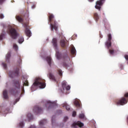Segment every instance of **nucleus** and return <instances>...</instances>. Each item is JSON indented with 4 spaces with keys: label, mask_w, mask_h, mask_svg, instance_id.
Returning <instances> with one entry per match:
<instances>
[{
    "label": "nucleus",
    "mask_w": 128,
    "mask_h": 128,
    "mask_svg": "<svg viewBox=\"0 0 128 128\" xmlns=\"http://www.w3.org/2000/svg\"><path fill=\"white\" fill-rule=\"evenodd\" d=\"M28 16H30L28 10H26L24 16L22 15L16 16V18L19 22L22 24V26L25 28L26 35L28 38H30L32 36V32H30L28 27V20H30Z\"/></svg>",
    "instance_id": "1"
},
{
    "label": "nucleus",
    "mask_w": 128,
    "mask_h": 128,
    "mask_svg": "<svg viewBox=\"0 0 128 128\" xmlns=\"http://www.w3.org/2000/svg\"><path fill=\"white\" fill-rule=\"evenodd\" d=\"M48 16V22L50 23V26L52 32H54V30L56 32H58V22L54 20V16L52 14L49 13Z\"/></svg>",
    "instance_id": "2"
},
{
    "label": "nucleus",
    "mask_w": 128,
    "mask_h": 128,
    "mask_svg": "<svg viewBox=\"0 0 128 128\" xmlns=\"http://www.w3.org/2000/svg\"><path fill=\"white\" fill-rule=\"evenodd\" d=\"M12 88L10 89L12 94H16L18 90L20 92V80H14L12 81Z\"/></svg>",
    "instance_id": "3"
},
{
    "label": "nucleus",
    "mask_w": 128,
    "mask_h": 128,
    "mask_svg": "<svg viewBox=\"0 0 128 128\" xmlns=\"http://www.w3.org/2000/svg\"><path fill=\"white\" fill-rule=\"evenodd\" d=\"M45 82L46 80H44L38 78L36 79L34 85L35 86H39L40 88H46Z\"/></svg>",
    "instance_id": "4"
},
{
    "label": "nucleus",
    "mask_w": 128,
    "mask_h": 128,
    "mask_svg": "<svg viewBox=\"0 0 128 128\" xmlns=\"http://www.w3.org/2000/svg\"><path fill=\"white\" fill-rule=\"evenodd\" d=\"M6 32L10 36H11L14 40L16 39L18 36V33L16 28H12V27L9 28L7 30Z\"/></svg>",
    "instance_id": "5"
},
{
    "label": "nucleus",
    "mask_w": 128,
    "mask_h": 128,
    "mask_svg": "<svg viewBox=\"0 0 128 128\" xmlns=\"http://www.w3.org/2000/svg\"><path fill=\"white\" fill-rule=\"evenodd\" d=\"M124 97L122 98L116 102V106H124V104L128 103V99L126 98H128V92L124 94Z\"/></svg>",
    "instance_id": "6"
},
{
    "label": "nucleus",
    "mask_w": 128,
    "mask_h": 128,
    "mask_svg": "<svg viewBox=\"0 0 128 128\" xmlns=\"http://www.w3.org/2000/svg\"><path fill=\"white\" fill-rule=\"evenodd\" d=\"M20 72V69L18 68L14 69V71H10L8 73V76L11 78H14L16 76H18V72Z\"/></svg>",
    "instance_id": "7"
},
{
    "label": "nucleus",
    "mask_w": 128,
    "mask_h": 128,
    "mask_svg": "<svg viewBox=\"0 0 128 128\" xmlns=\"http://www.w3.org/2000/svg\"><path fill=\"white\" fill-rule=\"evenodd\" d=\"M106 0H100L96 2V5L95 6V8L96 10H100V8H102V6L104 4Z\"/></svg>",
    "instance_id": "8"
},
{
    "label": "nucleus",
    "mask_w": 128,
    "mask_h": 128,
    "mask_svg": "<svg viewBox=\"0 0 128 128\" xmlns=\"http://www.w3.org/2000/svg\"><path fill=\"white\" fill-rule=\"evenodd\" d=\"M60 46L62 48H66V46H68V41L66 42V38L64 37V38L60 40Z\"/></svg>",
    "instance_id": "9"
},
{
    "label": "nucleus",
    "mask_w": 128,
    "mask_h": 128,
    "mask_svg": "<svg viewBox=\"0 0 128 128\" xmlns=\"http://www.w3.org/2000/svg\"><path fill=\"white\" fill-rule=\"evenodd\" d=\"M62 84L64 90V89H66V90H70V86L69 85L68 86V82H63Z\"/></svg>",
    "instance_id": "10"
},
{
    "label": "nucleus",
    "mask_w": 128,
    "mask_h": 128,
    "mask_svg": "<svg viewBox=\"0 0 128 128\" xmlns=\"http://www.w3.org/2000/svg\"><path fill=\"white\" fill-rule=\"evenodd\" d=\"M33 112H35V114H40L42 112V108L38 106H35L34 108Z\"/></svg>",
    "instance_id": "11"
},
{
    "label": "nucleus",
    "mask_w": 128,
    "mask_h": 128,
    "mask_svg": "<svg viewBox=\"0 0 128 128\" xmlns=\"http://www.w3.org/2000/svg\"><path fill=\"white\" fill-rule=\"evenodd\" d=\"M78 126H80V128H82L84 126V124L80 122V121H78L76 122H74L72 124V128H76Z\"/></svg>",
    "instance_id": "12"
},
{
    "label": "nucleus",
    "mask_w": 128,
    "mask_h": 128,
    "mask_svg": "<svg viewBox=\"0 0 128 128\" xmlns=\"http://www.w3.org/2000/svg\"><path fill=\"white\" fill-rule=\"evenodd\" d=\"M48 78L50 80H52L53 82H55L58 84V80H56V77H54V76L52 74V72H49L48 74Z\"/></svg>",
    "instance_id": "13"
},
{
    "label": "nucleus",
    "mask_w": 128,
    "mask_h": 128,
    "mask_svg": "<svg viewBox=\"0 0 128 128\" xmlns=\"http://www.w3.org/2000/svg\"><path fill=\"white\" fill-rule=\"evenodd\" d=\"M52 44L54 46V48L58 50V40L56 38H53Z\"/></svg>",
    "instance_id": "14"
},
{
    "label": "nucleus",
    "mask_w": 128,
    "mask_h": 128,
    "mask_svg": "<svg viewBox=\"0 0 128 128\" xmlns=\"http://www.w3.org/2000/svg\"><path fill=\"white\" fill-rule=\"evenodd\" d=\"M54 106V103H52L50 101L48 102L47 104H46V107L47 108V110H50V108H52Z\"/></svg>",
    "instance_id": "15"
},
{
    "label": "nucleus",
    "mask_w": 128,
    "mask_h": 128,
    "mask_svg": "<svg viewBox=\"0 0 128 128\" xmlns=\"http://www.w3.org/2000/svg\"><path fill=\"white\" fill-rule=\"evenodd\" d=\"M94 18L96 22L100 20V16H98V12L94 13Z\"/></svg>",
    "instance_id": "16"
},
{
    "label": "nucleus",
    "mask_w": 128,
    "mask_h": 128,
    "mask_svg": "<svg viewBox=\"0 0 128 128\" xmlns=\"http://www.w3.org/2000/svg\"><path fill=\"white\" fill-rule=\"evenodd\" d=\"M46 60L48 64H49L50 66H52V58H50V56L46 57Z\"/></svg>",
    "instance_id": "17"
},
{
    "label": "nucleus",
    "mask_w": 128,
    "mask_h": 128,
    "mask_svg": "<svg viewBox=\"0 0 128 128\" xmlns=\"http://www.w3.org/2000/svg\"><path fill=\"white\" fill-rule=\"evenodd\" d=\"M74 104L76 106V108H81L80 104V101H78V100H76L74 102Z\"/></svg>",
    "instance_id": "18"
},
{
    "label": "nucleus",
    "mask_w": 128,
    "mask_h": 128,
    "mask_svg": "<svg viewBox=\"0 0 128 128\" xmlns=\"http://www.w3.org/2000/svg\"><path fill=\"white\" fill-rule=\"evenodd\" d=\"M3 96L4 98H5V100L8 98V91H6V90L3 92Z\"/></svg>",
    "instance_id": "19"
},
{
    "label": "nucleus",
    "mask_w": 128,
    "mask_h": 128,
    "mask_svg": "<svg viewBox=\"0 0 128 128\" xmlns=\"http://www.w3.org/2000/svg\"><path fill=\"white\" fill-rule=\"evenodd\" d=\"M71 54L72 56H74V54H76V48H74V46H72V49H71Z\"/></svg>",
    "instance_id": "20"
},
{
    "label": "nucleus",
    "mask_w": 128,
    "mask_h": 128,
    "mask_svg": "<svg viewBox=\"0 0 128 128\" xmlns=\"http://www.w3.org/2000/svg\"><path fill=\"white\" fill-rule=\"evenodd\" d=\"M105 44L108 49L110 48V46H112V41L106 42Z\"/></svg>",
    "instance_id": "21"
},
{
    "label": "nucleus",
    "mask_w": 128,
    "mask_h": 128,
    "mask_svg": "<svg viewBox=\"0 0 128 128\" xmlns=\"http://www.w3.org/2000/svg\"><path fill=\"white\" fill-rule=\"evenodd\" d=\"M10 53H8L6 55V62H10Z\"/></svg>",
    "instance_id": "22"
},
{
    "label": "nucleus",
    "mask_w": 128,
    "mask_h": 128,
    "mask_svg": "<svg viewBox=\"0 0 128 128\" xmlns=\"http://www.w3.org/2000/svg\"><path fill=\"white\" fill-rule=\"evenodd\" d=\"M46 122H47L46 120L44 119L43 120H42L40 121V125L41 126H44V124H46Z\"/></svg>",
    "instance_id": "23"
},
{
    "label": "nucleus",
    "mask_w": 128,
    "mask_h": 128,
    "mask_svg": "<svg viewBox=\"0 0 128 128\" xmlns=\"http://www.w3.org/2000/svg\"><path fill=\"white\" fill-rule=\"evenodd\" d=\"M63 108H66V110H70V106H68L66 103L62 105Z\"/></svg>",
    "instance_id": "24"
},
{
    "label": "nucleus",
    "mask_w": 128,
    "mask_h": 128,
    "mask_svg": "<svg viewBox=\"0 0 128 128\" xmlns=\"http://www.w3.org/2000/svg\"><path fill=\"white\" fill-rule=\"evenodd\" d=\"M79 118H82V120H86V118L84 116V114H79Z\"/></svg>",
    "instance_id": "25"
},
{
    "label": "nucleus",
    "mask_w": 128,
    "mask_h": 128,
    "mask_svg": "<svg viewBox=\"0 0 128 128\" xmlns=\"http://www.w3.org/2000/svg\"><path fill=\"white\" fill-rule=\"evenodd\" d=\"M24 42V39L23 38V37H20L18 40V42L19 44H22Z\"/></svg>",
    "instance_id": "26"
},
{
    "label": "nucleus",
    "mask_w": 128,
    "mask_h": 128,
    "mask_svg": "<svg viewBox=\"0 0 128 128\" xmlns=\"http://www.w3.org/2000/svg\"><path fill=\"white\" fill-rule=\"evenodd\" d=\"M6 36V32L2 33L0 35V40H2L3 38Z\"/></svg>",
    "instance_id": "27"
},
{
    "label": "nucleus",
    "mask_w": 128,
    "mask_h": 128,
    "mask_svg": "<svg viewBox=\"0 0 128 128\" xmlns=\"http://www.w3.org/2000/svg\"><path fill=\"white\" fill-rule=\"evenodd\" d=\"M28 118L29 120H32V118H34V116L32 114L29 113L28 114Z\"/></svg>",
    "instance_id": "28"
},
{
    "label": "nucleus",
    "mask_w": 128,
    "mask_h": 128,
    "mask_svg": "<svg viewBox=\"0 0 128 128\" xmlns=\"http://www.w3.org/2000/svg\"><path fill=\"white\" fill-rule=\"evenodd\" d=\"M63 58L65 60H70V58H68V55L67 54L64 55Z\"/></svg>",
    "instance_id": "29"
},
{
    "label": "nucleus",
    "mask_w": 128,
    "mask_h": 128,
    "mask_svg": "<svg viewBox=\"0 0 128 128\" xmlns=\"http://www.w3.org/2000/svg\"><path fill=\"white\" fill-rule=\"evenodd\" d=\"M58 72L59 76H62V70L60 69H58Z\"/></svg>",
    "instance_id": "30"
},
{
    "label": "nucleus",
    "mask_w": 128,
    "mask_h": 128,
    "mask_svg": "<svg viewBox=\"0 0 128 128\" xmlns=\"http://www.w3.org/2000/svg\"><path fill=\"white\" fill-rule=\"evenodd\" d=\"M108 42H112V34H108Z\"/></svg>",
    "instance_id": "31"
},
{
    "label": "nucleus",
    "mask_w": 128,
    "mask_h": 128,
    "mask_svg": "<svg viewBox=\"0 0 128 128\" xmlns=\"http://www.w3.org/2000/svg\"><path fill=\"white\" fill-rule=\"evenodd\" d=\"M56 56L58 58H60V52L56 50Z\"/></svg>",
    "instance_id": "32"
},
{
    "label": "nucleus",
    "mask_w": 128,
    "mask_h": 128,
    "mask_svg": "<svg viewBox=\"0 0 128 128\" xmlns=\"http://www.w3.org/2000/svg\"><path fill=\"white\" fill-rule=\"evenodd\" d=\"M24 86H28V80H26L24 82Z\"/></svg>",
    "instance_id": "33"
},
{
    "label": "nucleus",
    "mask_w": 128,
    "mask_h": 128,
    "mask_svg": "<svg viewBox=\"0 0 128 128\" xmlns=\"http://www.w3.org/2000/svg\"><path fill=\"white\" fill-rule=\"evenodd\" d=\"M2 65L5 70H6V68H8V66L6 63H2Z\"/></svg>",
    "instance_id": "34"
},
{
    "label": "nucleus",
    "mask_w": 128,
    "mask_h": 128,
    "mask_svg": "<svg viewBox=\"0 0 128 128\" xmlns=\"http://www.w3.org/2000/svg\"><path fill=\"white\" fill-rule=\"evenodd\" d=\"M13 48L16 50H18V45H16V44H13Z\"/></svg>",
    "instance_id": "35"
},
{
    "label": "nucleus",
    "mask_w": 128,
    "mask_h": 128,
    "mask_svg": "<svg viewBox=\"0 0 128 128\" xmlns=\"http://www.w3.org/2000/svg\"><path fill=\"white\" fill-rule=\"evenodd\" d=\"M22 60H21V58H20V56H19L18 62L20 64H22Z\"/></svg>",
    "instance_id": "36"
},
{
    "label": "nucleus",
    "mask_w": 128,
    "mask_h": 128,
    "mask_svg": "<svg viewBox=\"0 0 128 128\" xmlns=\"http://www.w3.org/2000/svg\"><path fill=\"white\" fill-rule=\"evenodd\" d=\"M20 126L21 128H24V124L23 122H21L20 123Z\"/></svg>",
    "instance_id": "37"
},
{
    "label": "nucleus",
    "mask_w": 128,
    "mask_h": 128,
    "mask_svg": "<svg viewBox=\"0 0 128 128\" xmlns=\"http://www.w3.org/2000/svg\"><path fill=\"white\" fill-rule=\"evenodd\" d=\"M109 52L110 54H114V50H109Z\"/></svg>",
    "instance_id": "38"
},
{
    "label": "nucleus",
    "mask_w": 128,
    "mask_h": 128,
    "mask_svg": "<svg viewBox=\"0 0 128 128\" xmlns=\"http://www.w3.org/2000/svg\"><path fill=\"white\" fill-rule=\"evenodd\" d=\"M76 116V111L73 112L72 114V116Z\"/></svg>",
    "instance_id": "39"
},
{
    "label": "nucleus",
    "mask_w": 128,
    "mask_h": 128,
    "mask_svg": "<svg viewBox=\"0 0 128 128\" xmlns=\"http://www.w3.org/2000/svg\"><path fill=\"white\" fill-rule=\"evenodd\" d=\"M68 120V116H65L64 117V122H66V120Z\"/></svg>",
    "instance_id": "40"
},
{
    "label": "nucleus",
    "mask_w": 128,
    "mask_h": 128,
    "mask_svg": "<svg viewBox=\"0 0 128 128\" xmlns=\"http://www.w3.org/2000/svg\"><path fill=\"white\" fill-rule=\"evenodd\" d=\"M63 66H64V68H68V64H66V63H64Z\"/></svg>",
    "instance_id": "41"
},
{
    "label": "nucleus",
    "mask_w": 128,
    "mask_h": 128,
    "mask_svg": "<svg viewBox=\"0 0 128 128\" xmlns=\"http://www.w3.org/2000/svg\"><path fill=\"white\" fill-rule=\"evenodd\" d=\"M54 118L55 116H53L52 117V124H54Z\"/></svg>",
    "instance_id": "42"
},
{
    "label": "nucleus",
    "mask_w": 128,
    "mask_h": 128,
    "mask_svg": "<svg viewBox=\"0 0 128 128\" xmlns=\"http://www.w3.org/2000/svg\"><path fill=\"white\" fill-rule=\"evenodd\" d=\"M6 0H0V4H2Z\"/></svg>",
    "instance_id": "43"
},
{
    "label": "nucleus",
    "mask_w": 128,
    "mask_h": 128,
    "mask_svg": "<svg viewBox=\"0 0 128 128\" xmlns=\"http://www.w3.org/2000/svg\"><path fill=\"white\" fill-rule=\"evenodd\" d=\"M4 14H0V18H4Z\"/></svg>",
    "instance_id": "44"
},
{
    "label": "nucleus",
    "mask_w": 128,
    "mask_h": 128,
    "mask_svg": "<svg viewBox=\"0 0 128 128\" xmlns=\"http://www.w3.org/2000/svg\"><path fill=\"white\" fill-rule=\"evenodd\" d=\"M18 99H16L14 102V104H16L18 102Z\"/></svg>",
    "instance_id": "45"
},
{
    "label": "nucleus",
    "mask_w": 128,
    "mask_h": 128,
    "mask_svg": "<svg viewBox=\"0 0 128 128\" xmlns=\"http://www.w3.org/2000/svg\"><path fill=\"white\" fill-rule=\"evenodd\" d=\"M30 128H36V126H34V125H32L31 126H30Z\"/></svg>",
    "instance_id": "46"
},
{
    "label": "nucleus",
    "mask_w": 128,
    "mask_h": 128,
    "mask_svg": "<svg viewBox=\"0 0 128 128\" xmlns=\"http://www.w3.org/2000/svg\"><path fill=\"white\" fill-rule=\"evenodd\" d=\"M22 92H24V86L22 87Z\"/></svg>",
    "instance_id": "47"
},
{
    "label": "nucleus",
    "mask_w": 128,
    "mask_h": 128,
    "mask_svg": "<svg viewBox=\"0 0 128 128\" xmlns=\"http://www.w3.org/2000/svg\"><path fill=\"white\" fill-rule=\"evenodd\" d=\"M103 22H104V24H106V19H104Z\"/></svg>",
    "instance_id": "48"
},
{
    "label": "nucleus",
    "mask_w": 128,
    "mask_h": 128,
    "mask_svg": "<svg viewBox=\"0 0 128 128\" xmlns=\"http://www.w3.org/2000/svg\"><path fill=\"white\" fill-rule=\"evenodd\" d=\"M89 0V2H94V0Z\"/></svg>",
    "instance_id": "49"
},
{
    "label": "nucleus",
    "mask_w": 128,
    "mask_h": 128,
    "mask_svg": "<svg viewBox=\"0 0 128 128\" xmlns=\"http://www.w3.org/2000/svg\"><path fill=\"white\" fill-rule=\"evenodd\" d=\"M32 8H35L34 6H32Z\"/></svg>",
    "instance_id": "50"
}]
</instances>
